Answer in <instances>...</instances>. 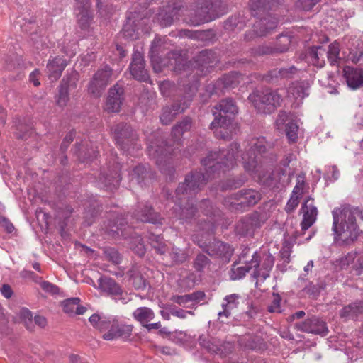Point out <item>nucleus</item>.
<instances>
[{
	"mask_svg": "<svg viewBox=\"0 0 363 363\" xmlns=\"http://www.w3.org/2000/svg\"><path fill=\"white\" fill-rule=\"evenodd\" d=\"M340 46L339 43L335 41L328 45V50H326V55L328 62L331 65H338L340 62Z\"/></svg>",
	"mask_w": 363,
	"mask_h": 363,
	"instance_id": "obj_34",
	"label": "nucleus"
},
{
	"mask_svg": "<svg viewBox=\"0 0 363 363\" xmlns=\"http://www.w3.org/2000/svg\"><path fill=\"white\" fill-rule=\"evenodd\" d=\"M168 308L172 315L176 316L180 319H185L188 314L191 315H194V313L191 311H185L182 308H179L175 306L171 305L168 307Z\"/></svg>",
	"mask_w": 363,
	"mask_h": 363,
	"instance_id": "obj_52",
	"label": "nucleus"
},
{
	"mask_svg": "<svg viewBox=\"0 0 363 363\" xmlns=\"http://www.w3.org/2000/svg\"><path fill=\"white\" fill-rule=\"evenodd\" d=\"M225 88H232L239 83V75L235 72L225 74L221 79Z\"/></svg>",
	"mask_w": 363,
	"mask_h": 363,
	"instance_id": "obj_44",
	"label": "nucleus"
},
{
	"mask_svg": "<svg viewBox=\"0 0 363 363\" xmlns=\"http://www.w3.org/2000/svg\"><path fill=\"white\" fill-rule=\"evenodd\" d=\"M121 223L118 224L117 223H112L111 222H110L108 224V225L106 226V231H107L109 233H113V235L119 234V231L122 232L121 227H119V225L121 226Z\"/></svg>",
	"mask_w": 363,
	"mask_h": 363,
	"instance_id": "obj_63",
	"label": "nucleus"
},
{
	"mask_svg": "<svg viewBox=\"0 0 363 363\" xmlns=\"http://www.w3.org/2000/svg\"><path fill=\"white\" fill-rule=\"evenodd\" d=\"M216 111H213V115L218 116L219 118L223 119L226 116H235L238 113V108L235 103L230 99L220 101L219 104L214 106Z\"/></svg>",
	"mask_w": 363,
	"mask_h": 363,
	"instance_id": "obj_19",
	"label": "nucleus"
},
{
	"mask_svg": "<svg viewBox=\"0 0 363 363\" xmlns=\"http://www.w3.org/2000/svg\"><path fill=\"white\" fill-rule=\"evenodd\" d=\"M79 301V298H72L65 300L62 304L64 312L66 313H72L74 312L75 308L77 307Z\"/></svg>",
	"mask_w": 363,
	"mask_h": 363,
	"instance_id": "obj_50",
	"label": "nucleus"
},
{
	"mask_svg": "<svg viewBox=\"0 0 363 363\" xmlns=\"http://www.w3.org/2000/svg\"><path fill=\"white\" fill-rule=\"evenodd\" d=\"M41 288L45 291L52 294H57L60 291L59 288L53 284L43 281L40 283Z\"/></svg>",
	"mask_w": 363,
	"mask_h": 363,
	"instance_id": "obj_59",
	"label": "nucleus"
},
{
	"mask_svg": "<svg viewBox=\"0 0 363 363\" xmlns=\"http://www.w3.org/2000/svg\"><path fill=\"white\" fill-rule=\"evenodd\" d=\"M113 71L107 65L98 69L90 81L88 91L95 97H99L107 85L112 81Z\"/></svg>",
	"mask_w": 363,
	"mask_h": 363,
	"instance_id": "obj_8",
	"label": "nucleus"
},
{
	"mask_svg": "<svg viewBox=\"0 0 363 363\" xmlns=\"http://www.w3.org/2000/svg\"><path fill=\"white\" fill-rule=\"evenodd\" d=\"M339 314L340 318L345 320H356L363 314V301H356L344 306Z\"/></svg>",
	"mask_w": 363,
	"mask_h": 363,
	"instance_id": "obj_22",
	"label": "nucleus"
},
{
	"mask_svg": "<svg viewBox=\"0 0 363 363\" xmlns=\"http://www.w3.org/2000/svg\"><path fill=\"white\" fill-rule=\"evenodd\" d=\"M278 2L279 0H250L249 6L252 14L256 16L259 13H264L266 10L270 9Z\"/></svg>",
	"mask_w": 363,
	"mask_h": 363,
	"instance_id": "obj_29",
	"label": "nucleus"
},
{
	"mask_svg": "<svg viewBox=\"0 0 363 363\" xmlns=\"http://www.w3.org/2000/svg\"><path fill=\"white\" fill-rule=\"evenodd\" d=\"M210 262L209 259L206 255L199 254L194 261L193 267L196 271L201 272L205 269V268L208 267Z\"/></svg>",
	"mask_w": 363,
	"mask_h": 363,
	"instance_id": "obj_43",
	"label": "nucleus"
},
{
	"mask_svg": "<svg viewBox=\"0 0 363 363\" xmlns=\"http://www.w3.org/2000/svg\"><path fill=\"white\" fill-rule=\"evenodd\" d=\"M261 199V194L254 189L241 190L233 194L225 201V204L238 209L255 205Z\"/></svg>",
	"mask_w": 363,
	"mask_h": 363,
	"instance_id": "obj_7",
	"label": "nucleus"
},
{
	"mask_svg": "<svg viewBox=\"0 0 363 363\" xmlns=\"http://www.w3.org/2000/svg\"><path fill=\"white\" fill-rule=\"evenodd\" d=\"M69 100L68 86L66 84H61L59 88V93L56 99L57 104L60 107H65L67 106Z\"/></svg>",
	"mask_w": 363,
	"mask_h": 363,
	"instance_id": "obj_42",
	"label": "nucleus"
},
{
	"mask_svg": "<svg viewBox=\"0 0 363 363\" xmlns=\"http://www.w3.org/2000/svg\"><path fill=\"white\" fill-rule=\"evenodd\" d=\"M196 1L201 13L197 19L192 21V23L199 24L208 21L205 15L211 10L213 3L212 0H196Z\"/></svg>",
	"mask_w": 363,
	"mask_h": 363,
	"instance_id": "obj_32",
	"label": "nucleus"
},
{
	"mask_svg": "<svg viewBox=\"0 0 363 363\" xmlns=\"http://www.w3.org/2000/svg\"><path fill=\"white\" fill-rule=\"evenodd\" d=\"M320 0H297L296 6L304 11L311 10Z\"/></svg>",
	"mask_w": 363,
	"mask_h": 363,
	"instance_id": "obj_53",
	"label": "nucleus"
},
{
	"mask_svg": "<svg viewBox=\"0 0 363 363\" xmlns=\"http://www.w3.org/2000/svg\"><path fill=\"white\" fill-rule=\"evenodd\" d=\"M356 257L354 253H348L339 259L340 265L342 268L347 267L350 264L352 263Z\"/></svg>",
	"mask_w": 363,
	"mask_h": 363,
	"instance_id": "obj_61",
	"label": "nucleus"
},
{
	"mask_svg": "<svg viewBox=\"0 0 363 363\" xmlns=\"http://www.w3.org/2000/svg\"><path fill=\"white\" fill-rule=\"evenodd\" d=\"M281 297L278 294H273L272 303L268 306V311L270 313H281L280 307Z\"/></svg>",
	"mask_w": 363,
	"mask_h": 363,
	"instance_id": "obj_55",
	"label": "nucleus"
},
{
	"mask_svg": "<svg viewBox=\"0 0 363 363\" xmlns=\"http://www.w3.org/2000/svg\"><path fill=\"white\" fill-rule=\"evenodd\" d=\"M19 317L23 321L25 326L27 329L32 330L33 325V315L28 309L23 308L19 311Z\"/></svg>",
	"mask_w": 363,
	"mask_h": 363,
	"instance_id": "obj_46",
	"label": "nucleus"
},
{
	"mask_svg": "<svg viewBox=\"0 0 363 363\" xmlns=\"http://www.w3.org/2000/svg\"><path fill=\"white\" fill-rule=\"evenodd\" d=\"M298 72V69L294 66L288 68H281L271 72L272 77H280L281 79H291Z\"/></svg>",
	"mask_w": 363,
	"mask_h": 363,
	"instance_id": "obj_40",
	"label": "nucleus"
},
{
	"mask_svg": "<svg viewBox=\"0 0 363 363\" xmlns=\"http://www.w3.org/2000/svg\"><path fill=\"white\" fill-rule=\"evenodd\" d=\"M277 19L271 16H267L264 18L257 21L254 25V31L259 36H263L270 33L277 26Z\"/></svg>",
	"mask_w": 363,
	"mask_h": 363,
	"instance_id": "obj_23",
	"label": "nucleus"
},
{
	"mask_svg": "<svg viewBox=\"0 0 363 363\" xmlns=\"http://www.w3.org/2000/svg\"><path fill=\"white\" fill-rule=\"evenodd\" d=\"M195 93L196 88L191 86L189 92L182 99L174 101L170 106H164L160 115L161 123L168 125L178 114L183 113L189 106Z\"/></svg>",
	"mask_w": 363,
	"mask_h": 363,
	"instance_id": "obj_6",
	"label": "nucleus"
},
{
	"mask_svg": "<svg viewBox=\"0 0 363 363\" xmlns=\"http://www.w3.org/2000/svg\"><path fill=\"white\" fill-rule=\"evenodd\" d=\"M250 145L247 152L242 155V161L246 171L255 173L258 171L262 154L266 150L265 141L264 138H254L250 141Z\"/></svg>",
	"mask_w": 363,
	"mask_h": 363,
	"instance_id": "obj_5",
	"label": "nucleus"
},
{
	"mask_svg": "<svg viewBox=\"0 0 363 363\" xmlns=\"http://www.w3.org/2000/svg\"><path fill=\"white\" fill-rule=\"evenodd\" d=\"M254 229L253 220L250 217H245L240 220L236 225L238 233L246 235L250 233Z\"/></svg>",
	"mask_w": 363,
	"mask_h": 363,
	"instance_id": "obj_38",
	"label": "nucleus"
},
{
	"mask_svg": "<svg viewBox=\"0 0 363 363\" xmlns=\"http://www.w3.org/2000/svg\"><path fill=\"white\" fill-rule=\"evenodd\" d=\"M296 328L302 332L325 336L328 333L326 323L320 318L313 316L304 321L297 323Z\"/></svg>",
	"mask_w": 363,
	"mask_h": 363,
	"instance_id": "obj_11",
	"label": "nucleus"
},
{
	"mask_svg": "<svg viewBox=\"0 0 363 363\" xmlns=\"http://www.w3.org/2000/svg\"><path fill=\"white\" fill-rule=\"evenodd\" d=\"M123 88L118 83L111 88L108 91L105 110L109 113L119 112L123 101Z\"/></svg>",
	"mask_w": 363,
	"mask_h": 363,
	"instance_id": "obj_12",
	"label": "nucleus"
},
{
	"mask_svg": "<svg viewBox=\"0 0 363 363\" xmlns=\"http://www.w3.org/2000/svg\"><path fill=\"white\" fill-rule=\"evenodd\" d=\"M177 9L176 8H173L170 13H167V11L165 14H163L162 12L160 13L161 23L164 26H168L171 25L174 18H176L177 16Z\"/></svg>",
	"mask_w": 363,
	"mask_h": 363,
	"instance_id": "obj_51",
	"label": "nucleus"
},
{
	"mask_svg": "<svg viewBox=\"0 0 363 363\" xmlns=\"http://www.w3.org/2000/svg\"><path fill=\"white\" fill-rule=\"evenodd\" d=\"M100 179L106 187L112 190L119 185L121 178L118 172H114L109 176L103 174Z\"/></svg>",
	"mask_w": 363,
	"mask_h": 363,
	"instance_id": "obj_36",
	"label": "nucleus"
},
{
	"mask_svg": "<svg viewBox=\"0 0 363 363\" xmlns=\"http://www.w3.org/2000/svg\"><path fill=\"white\" fill-rule=\"evenodd\" d=\"M147 171L144 166L138 165L129 173L130 179L132 182L140 184L146 177Z\"/></svg>",
	"mask_w": 363,
	"mask_h": 363,
	"instance_id": "obj_37",
	"label": "nucleus"
},
{
	"mask_svg": "<svg viewBox=\"0 0 363 363\" xmlns=\"http://www.w3.org/2000/svg\"><path fill=\"white\" fill-rule=\"evenodd\" d=\"M157 140L155 142H150L148 144V152L150 157L155 159L157 165L160 167L162 172H164L165 169L163 168L162 162H166V157L167 154L169 152V147H167V144L164 141Z\"/></svg>",
	"mask_w": 363,
	"mask_h": 363,
	"instance_id": "obj_13",
	"label": "nucleus"
},
{
	"mask_svg": "<svg viewBox=\"0 0 363 363\" xmlns=\"http://www.w3.org/2000/svg\"><path fill=\"white\" fill-rule=\"evenodd\" d=\"M108 318L105 316H100L98 314H93L89 318V322L94 328L101 331V330L107 325Z\"/></svg>",
	"mask_w": 363,
	"mask_h": 363,
	"instance_id": "obj_48",
	"label": "nucleus"
},
{
	"mask_svg": "<svg viewBox=\"0 0 363 363\" xmlns=\"http://www.w3.org/2000/svg\"><path fill=\"white\" fill-rule=\"evenodd\" d=\"M238 298L239 296L235 294L226 296L224 298V302L222 303L223 311L218 313V317L225 316L228 318L231 314V310L237 308Z\"/></svg>",
	"mask_w": 363,
	"mask_h": 363,
	"instance_id": "obj_30",
	"label": "nucleus"
},
{
	"mask_svg": "<svg viewBox=\"0 0 363 363\" xmlns=\"http://www.w3.org/2000/svg\"><path fill=\"white\" fill-rule=\"evenodd\" d=\"M113 133L116 143L125 148V145L134 140L133 130L131 127L125 123H121L113 128Z\"/></svg>",
	"mask_w": 363,
	"mask_h": 363,
	"instance_id": "obj_16",
	"label": "nucleus"
},
{
	"mask_svg": "<svg viewBox=\"0 0 363 363\" xmlns=\"http://www.w3.org/2000/svg\"><path fill=\"white\" fill-rule=\"evenodd\" d=\"M309 84L305 81L292 83L288 89V96L301 101L308 96Z\"/></svg>",
	"mask_w": 363,
	"mask_h": 363,
	"instance_id": "obj_25",
	"label": "nucleus"
},
{
	"mask_svg": "<svg viewBox=\"0 0 363 363\" xmlns=\"http://www.w3.org/2000/svg\"><path fill=\"white\" fill-rule=\"evenodd\" d=\"M249 251V249L244 250L239 257L238 263L242 262L245 264L244 266H238V263L233 265L230 278L233 280L240 279L245 276L247 272L253 270L252 277L257 281H264L269 277L274 264V258L271 255L255 252L252 255L250 260H245V257ZM257 284V282H256Z\"/></svg>",
	"mask_w": 363,
	"mask_h": 363,
	"instance_id": "obj_3",
	"label": "nucleus"
},
{
	"mask_svg": "<svg viewBox=\"0 0 363 363\" xmlns=\"http://www.w3.org/2000/svg\"><path fill=\"white\" fill-rule=\"evenodd\" d=\"M133 316L144 326L146 323L153 320L155 313L150 308L140 307L133 311Z\"/></svg>",
	"mask_w": 363,
	"mask_h": 363,
	"instance_id": "obj_31",
	"label": "nucleus"
},
{
	"mask_svg": "<svg viewBox=\"0 0 363 363\" xmlns=\"http://www.w3.org/2000/svg\"><path fill=\"white\" fill-rule=\"evenodd\" d=\"M160 90L164 96L169 97L176 91V86L169 81H164L160 84Z\"/></svg>",
	"mask_w": 363,
	"mask_h": 363,
	"instance_id": "obj_49",
	"label": "nucleus"
},
{
	"mask_svg": "<svg viewBox=\"0 0 363 363\" xmlns=\"http://www.w3.org/2000/svg\"><path fill=\"white\" fill-rule=\"evenodd\" d=\"M249 100L258 111L269 113L280 106L281 96L270 89L257 90L250 94Z\"/></svg>",
	"mask_w": 363,
	"mask_h": 363,
	"instance_id": "obj_4",
	"label": "nucleus"
},
{
	"mask_svg": "<svg viewBox=\"0 0 363 363\" xmlns=\"http://www.w3.org/2000/svg\"><path fill=\"white\" fill-rule=\"evenodd\" d=\"M289 120V116L285 111H280L276 120V126L279 130H282L285 128V123Z\"/></svg>",
	"mask_w": 363,
	"mask_h": 363,
	"instance_id": "obj_57",
	"label": "nucleus"
},
{
	"mask_svg": "<svg viewBox=\"0 0 363 363\" xmlns=\"http://www.w3.org/2000/svg\"><path fill=\"white\" fill-rule=\"evenodd\" d=\"M291 42V37L289 35H280L277 39L276 51L277 52H283L288 50L289 46Z\"/></svg>",
	"mask_w": 363,
	"mask_h": 363,
	"instance_id": "obj_47",
	"label": "nucleus"
},
{
	"mask_svg": "<svg viewBox=\"0 0 363 363\" xmlns=\"http://www.w3.org/2000/svg\"><path fill=\"white\" fill-rule=\"evenodd\" d=\"M210 128L213 130L216 138L223 140L230 138L236 133V124L230 116H226L223 119L216 116L210 125Z\"/></svg>",
	"mask_w": 363,
	"mask_h": 363,
	"instance_id": "obj_10",
	"label": "nucleus"
},
{
	"mask_svg": "<svg viewBox=\"0 0 363 363\" xmlns=\"http://www.w3.org/2000/svg\"><path fill=\"white\" fill-rule=\"evenodd\" d=\"M298 126L294 120H290L286 123L284 131L290 142H295L298 138Z\"/></svg>",
	"mask_w": 363,
	"mask_h": 363,
	"instance_id": "obj_41",
	"label": "nucleus"
},
{
	"mask_svg": "<svg viewBox=\"0 0 363 363\" xmlns=\"http://www.w3.org/2000/svg\"><path fill=\"white\" fill-rule=\"evenodd\" d=\"M67 65V61L61 57L49 60L46 66V72L48 74L49 79L53 81L57 80Z\"/></svg>",
	"mask_w": 363,
	"mask_h": 363,
	"instance_id": "obj_20",
	"label": "nucleus"
},
{
	"mask_svg": "<svg viewBox=\"0 0 363 363\" xmlns=\"http://www.w3.org/2000/svg\"><path fill=\"white\" fill-rule=\"evenodd\" d=\"M132 331V325L119 324L114 318H108L107 325L101 332L104 333L102 337L104 340H113L118 337L128 338L131 335Z\"/></svg>",
	"mask_w": 363,
	"mask_h": 363,
	"instance_id": "obj_9",
	"label": "nucleus"
},
{
	"mask_svg": "<svg viewBox=\"0 0 363 363\" xmlns=\"http://www.w3.org/2000/svg\"><path fill=\"white\" fill-rule=\"evenodd\" d=\"M189 294L185 295H174L171 296L170 301L172 302L179 304L182 306H186V305L191 302Z\"/></svg>",
	"mask_w": 363,
	"mask_h": 363,
	"instance_id": "obj_56",
	"label": "nucleus"
},
{
	"mask_svg": "<svg viewBox=\"0 0 363 363\" xmlns=\"http://www.w3.org/2000/svg\"><path fill=\"white\" fill-rule=\"evenodd\" d=\"M277 52L275 48L268 45H262L255 50V54L257 55H263Z\"/></svg>",
	"mask_w": 363,
	"mask_h": 363,
	"instance_id": "obj_62",
	"label": "nucleus"
},
{
	"mask_svg": "<svg viewBox=\"0 0 363 363\" xmlns=\"http://www.w3.org/2000/svg\"><path fill=\"white\" fill-rule=\"evenodd\" d=\"M170 256L172 261L176 264H182L188 259V255L186 252L179 248L173 247Z\"/></svg>",
	"mask_w": 363,
	"mask_h": 363,
	"instance_id": "obj_45",
	"label": "nucleus"
},
{
	"mask_svg": "<svg viewBox=\"0 0 363 363\" xmlns=\"http://www.w3.org/2000/svg\"><path fill=\"white\" fill-rule=\"evenodd\" d=\"M136 241L138 242V245L133 247V250L135 252L136 254H138L140 257H142L145 253V245L142 241V239L140 237L136 238Z\"/></svg>",
	"mask_w": 363,
	"mask_h": 363,
	"instance_id": "obj_64",
	"label": "nucleus"
},
{
	"mask_svg": "<svg viewBox=\"0 0 363 363\" xmlns=\"http://www.w3.org/2000/svg\"><path fill=\"white\" fill-rule=\"evenodd\" d=\"M99 288L101 291L113 296H121L123 291L120 286L113 279L102 277L99 280Z\"/></svg>",
	"mask_w": 363,
	"mask_h": 363,
	"instance_id": "obj_26",
	"label": "nucleus"
},
{
	"mask_svg": "<svg viewBox=\"0 0 363 363\" xmlns=\"http://www.w3.org/2000/svg\"><path fill=\"white\" fill-rule=\"evenodd\" d=\"M150 245L155 249L157 253L164 255L167 251L166 245L163 242V238L155 234H150L149 236Z\"/></svg>",
	"mask_w": 363,
	"mask_h": 363,
	"instance_id": "obj_39",
	"label": "nucleus"
},
{
	"mask_svg": "<svg viewBox=\"0 0 363 363\" xmlns=\"http://www.w3.org/2000/svg\"><path fill=\"white\" fill-rule=\"evenodd\" d=\"M206 251L210 256L224 257L228 259L233 255L232 247L229 245L219 240H214L210 243L207 246Z\"/></svg>",
	"mask_w": 363,
	"mask_h": 363,
	"instance_id": "obj_21",
	"label": "nucleus"
},
{
	"mask_svg": "<svg viewBox=\"0 0 363 363\" xmlns=\"http://www.w3.org/2000/svg\"><path fill=\"white\" fill-rule=\"evenodd\" d=\"M191 128V119L189 117H185L179 123L172 128V135L179 139L185 132L190 130Z\"/></svg>",
	"mask_w": 363,
	"mask_h": 363,
	"instance_id": "obj_35",
	"label": "nucleus"
},
{
	"mask_svg": "<svg viewBox=\"0 0 363 363\" xmlns=\"http://www.w3.org/2000/svg\"><path fill=\"white\" fill-rule=\"evenodd\" d=\"M334 240L347 243L356 240L359 235V222L363 220V211L357 207L342 206L333 211Z\"/></svg>",
	"mask_w": 363,
	"mask_h": 363,
	"instance_id": "obj_2",
	"label": "nucleus"
},
{
	"mask_svg": "<svg viewBox=\"0 0 363 363\" xmlns=\"http://www.w3.org/2000/svg\"><path fill=\"white\" fill-rule=\"evenodd\" d=\"M325 55L326 50L323 46H315L310 49L308 59L313 65L323 67L325 64Z\"/></svg>",
	"mask_w": 363,
	"mask_h": 363,
	"instance_id": "obj_28",
	"label": "nucleus"
},
{
	"mask_svg": "<svg viewBox=\"0 0 363 363\" xmlns=\"http://www.w3.org/2000/svg\"><path fill=\"white\" fill-rule=\"evenodd\" d=\"M238 148V144L233 143L230 144L229 150L211 152L201 160L205 173L196 172L186 177L184 182L180 184L176 189V217L181 220H187L195 216L197 208L192 203L193 197L204 186L211 176L234 167Z\"/></svg>",
	"mask_w": 363,
	"mask_h": 363,
	"instance_id": "obj_1",
	"label": "nucleus"
},
{
	"mask_svg": "<svg viewBox=\"0 0 363 363\" xmlns=\"http://www.w3.org/2000/svg\"><path fill=\"white\" fill-rule=\"evenodd\" d=\"M137 220L142 222L161 223L160 216L154 212L151 207L144 205L135 214Z\"/></svg>",
	"mask_w": 363,
	"mask_h": 363,
	"instance_id": "obj_27",
	"label": "nucleus"
},
{
	"mask_svg": "<svg viewBox=\"0 0 363 363\" xmlns=\"http://www.w3.org/2000/svg\"><path fill=\"white\" fill-rule=\"evenodd\" d=\"M23 24L21 25L22 30L26 33H32L33 30L36 28L35 21L33 18L29 19H23Z\"/></svg>",
	"mask_w": 363,
	"mask_h": 363,
	"instance_id": "obj_58",
	"label": "nucleus"
},
{
	"mask_svg": "<svg viewBox=\"0 0 363 363\" xmlns=\"http://www.w3.org/2000/svg\"><path fill=\"white\" fill-rule=\"evenodd\" d=\"M213 56V52L211 50H203L199 53L196 57V61L199 62L201 66L211 62V57Z\"/></svg>",
	"mask_w": 363,
	"mask_h": 363,
	"instance_id": "obj_54",
	"label": "nucleus"
},
{
	"mask_svg": "<svg viewBox=\"0 0 363 363\" xmlns=\"http://www.w3.org/2000/svg\"><path fill=\"white\" fill-rule=\"evenodd\" d=\"M130 71L132 76L138 81L146 82L148 79L149 76L145 69V62L141 52L138 51L133 52Z\"/></svg>",
	"mask_w": 363,
	"mask_h": 363,
	"instance_id": "obj_14",
	"label": "nucleus"
},
{
	"mask_svg": "<svg viewBox=\"0 0 363 363\" xmlns=\"http://www.w3.org/2000/svg\"><path fill=\"white\" fill-rule=\"evenodd\" d=\"M161 46V39H157L155 40H153L150 51V55L151 58L152 67L155 72H162V67L167 65L166 62H164V60H162L161 59V57L160 56Z\"/></svg>",
	"mask_w": 363,
	"mask_h": 363,
	"instance_id": "obj_24",
	"label": "nucleus"
},
{
	"mask_svg": "<svg viewBox=\"0 0 363 363\" xmlns=\"http://www.w3.org/2000/svg\"><path fill=\"white\" fill-rule=\"evenodd\" d=\"M302 211L303 218L301 222V228L302 230H306L315 223L318 214V210L314 206L313 200L311 197L305 200L302 206Z\"/></svg>",
	"mask_w": 363,
	"mask_h": 363,
	"instance_id": "obj_17",
	"label": "nucleus"
},
{
	"mask_svg": "<svg viewBox=\"0 0 363 363\" xmlns=\"http://www.w3.org/2000/svg\"><path fill=\"white\" fill-rule=\"evenodd\" d=\"M344 77L347 86L352 89L363 86V70L361 69L345 67L343 69Z\"/></svg>",
	"mask_w": 363,
	"mask_h": 363,
	"instance_id": "obj_18",
	"label": "nucleus"
},
{
	"mask_svg": "<svg viewBox=\"0 0 363 363\" xmlns=\"http://www.w3.org/2000/svg\"><path fill=\"white\" fill-rule=\"evenodd\" d=\"M299 203V199L296 196H291L286 206L285 211L288 213H292Z\"/></svg>",
	"mask_w": 363,
	"mask_h": 363,
	"instance_id": "obj_60",
	"label": "nucleus"
},
{
	"mask_svg": "<svg viewBox=\"0 0 363 363\" xmlns=\"http://www.w3.org/2000/svg\"><path fill=\"white\" fill-rule=\"evenodd\" d=\"M196 1L201 13L197 19L192 21V23L199 24L208 21L205 15L211 10L213 3L212 0H196Z\"/></svg>",
	"mask_w": 363,
	"mask_h": 363,
	"instance_id": "obj_33",
	"label": "nucleus"
},
{
	"mask_svg": "<svg viewBox=\"0 0 363 363\" xmlns=\"http://www.w3.org/2000/svg\"><path fill=\"white\" fill-rule=\"evenodd\" d=\"M76 11L79 25L82 29H86L92 20L89 0H76Z\"/></svg>",
	"mask_w": 363,
	"mask_h": 363,
	"instance_id": "obj_15",
	"label": "nucleus"
}]
</instances>
